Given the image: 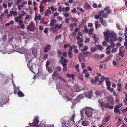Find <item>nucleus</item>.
<instances>
[{
    "instance_id": "nucleus-32",
    "label": "nucleus",
    "mask_w": 127,
    "mask_h": 127,
    "mask_svg": "<svg viewBox=\"0 0 127 127\" xmlns=\"http://www.w3.org/2000/svg\"><path fill=\"white\" fill-rule=\"evenodd\" d=\"M110 115H109L106 117L105 119V121L107 122H108L110 119Z\"/></svg>"
},
{
    "instance_id": "nucleus-24",
    "label": "nucleus",
    "mask_w": 127,
    "mask_h": 127,
    "mask_svg": "<svg viewBox=\"0 0 127 127\" xmlns=\"http://www.w3.org/2000/svg\"><path fill=\"white\" fill-rule=\"evenodd\" d=\"M107 100L111 103H112L113 102V99L111 97H108Z\"/></svg>"
},
{
    "instance_id": "nucleus-5",
    "label": "nucleus",
    "mask_w": 127,
    "mask_h": 127,
    "mask_svg": "<svg viewBox=\"0 0 127 127\" xmlns=\"http://www.w3.org/2000/svg\"><path fill=\"white\" fill-rule=\"evenodd\" d=\"M27 29L31 31H33L35 29L34 23L32 21L31 22L29 25L27 26Z\"/></svg>"
},
{
    "instance_id": "nucleus-34",
    "label": "nucleus",
    "mask_w": 127,
    "mask_h": 127,
    "mask_svg": "<svg viewBox=\"0 0 127 127\" xmlns=\"http://www.w3.org/2000/svg\"><path fill=\"white\" fill-rule=\"evenodd\" d=\"M96 48H97V49H99V50H100L102 49V46L101 45H96Z\"/></svg>"
},
{
    "instance_id": "nucleus-61",
    "label": "nucleus",
    "mask_w": 127,
    "mask_h": 127,
    "mask_svg": "<svg viewBox=\"0 0 127 127\" xmlns=\"http://www.w3.org/2000/svg\"><path fill=\"white\" fill-rule=\"evenodd\" d=\"M91 82L92 83L95 84L96 83V82L95 81V80L93 79H91Z\"/></svg>"
},
{
    "instance_id": "nucleus-1",
    "label": "nucleus",
    "mask_w": 127,
    "mask_h": 127,
    "mask_svg": "<svg viewBox=\"0 0 127 127\" xmlns=\"http://www.w3.org/2000/svg\"><path fill=\"white\" fill-rule=\"evenodd\" d=\"M99 106L101 109L104 110V108L106 109L108 108L110 109H112L113 108V104L110 105L109 103L106 102L104 98H102L100 99H98V101Z\"/></svg>"
},
{
    "instance_id": "nucleus-45",
    "label": "nucleus",
    "mask_w": 127,
    "mask_h": 127,
    "mask_svg": "<svg viewBox=\"0 0 127 127\" xmlns=\"http://www.w3.org/2000/svg\"><path fill=\"white\" fill-rule=\"evenodd\" d=\"M67 53L66 52L64 51L63 53V56L66 57H67Z\"/></svg>"
},
{
    "instance_id": "nucleus-41",
    "label": "nucleus",
    "mask_w": 127,
    "mask_h": 127,
    "mask_svg": "<svg viewBox=\"0 0 127 127\" xmlns=\"http://www.w3.org/2000/svg\"><path fill=\"white\" fill-rule=\"evenodd\" d=\"M27 3V1H25L23 2L21 5H20V6H21V7H23L24 6L25 4H26Z\"/></svg>"
},
{
    "instance_id": "nucleus-42",
    "label": "nucleus",
    "mask_w": 127,
    "mask_h": 127,
    "mask_svg": "<svg viewBox=\"0 0 127 127\" xmlns=\"http://www.w3.org/2000/svg\"><path fill=\"white\" fill-rule=\"evenodd\" d=\"M40 23L44 24H47L48 22H45L43 20V19H42L40 21Z\"/></svg>"
},
{
    "instance_id": "nucleus-63",
    "label": "nucleus",
    "mask_w": 127,
    "mask_h": 127,
    "mask_svg": "<svg viewBox=\"0 0 127 127\" xmlns=\"http://www.w3.org/2000/svg\"><path fill=\"white\" fill-rule=\"evenodd\" d=\"M124 35H125V40L127 41V33H124Z\"/></svg>"
},
{
    "instance_id": "nucleus-21",
    "label": "nucleus",
    "mask_w": 127,
    "mask_h": 127,
    "mask_svg": "<svg viewBox=\"0 0 127 127\" xmlns=\"http://www.w3.org/2000/svg\"><path fill=\"white\" fill-rule=\"evenodd\" d=\"M50 22L51 23L50 24V25L52 27L54 26L56 22V21L54 19L51 20L50 21Z\"/></svg>"
},
{
    "instance_id": "nucleus-44",
    "label": "nucleus",
    "mask_w": 127,
    "mask_h": 127,
    "mask_svg": "<svg viewBox=\"0 0 127 127\" xmlns=\"http://www.w3.org/2000/svg\"><path fill=\"white\" fill-rule=\"evenodd\" d=\"M48 71L50 73H52L53 72L52 69L50 67H49L48 68Z\"/></svg>"
},
{
    "instance_id": "nucleus-55",
    "label": "nucleus",
    "mask_w": 127,
    "mask_h": 127,
    "mask_svg": "<svg viewBox=\"0 0 127 127\" xmlns=\"http://www.w3.org/2000/svg\"><path fill=\"white\" fill-rule=\"evenodd\" d=\"M90 76V75L88 72H87L85 74V76L86 78H88Z\"/></svg>"
},
{
    "instance_id": "nucleus-10",
    "label": "nucleus",
    "mask_w": 127,
    "mask_h": 127,
    "mask_svg": "<svg viewBox=\"0 0 127 127\" xmlns=\"http://www.w3.org/2000/svg\"><path fill=\"white\" fill-rule=\"evenodd\" d=\"M122 47H121L119 48V55L121 56L122 57H123L124 55V53H125V50H122Z\"/></svg>"
},
{
    "instance_id": "nucleus-14",
    "label": "nucleus",
    "mask_w": 127,
    "mask_h": 127,
    "mask_svg": "<svg viewBox=\"0 0 127 127\" xmlns=\"http://www.w3.org/2000/svg\"><path fill=\"white\" fill-rule=\"evenodd\" d=\"M32 54L34 57L35 58L37 55V50L34 48L32 49Z\"/></svg>"
},
{
    "instance_id": "nucleus-3",
    "label": "nucleus",
    "mask_w": 127,
    "mask_h": 127,
    "mask_svg": "<svg viewBox=\"0 0 127 127\" xmlns=\"http://www.w3.org/2000/svg\"><path fill=\"white\" fill-rule=\"evenodd\" d=\"M84 110H85V113L86 116L89 117H92L93 111L92 109L90 107H87L83 109V111Z\"/></svg>"
},
{
    "instance_id": "nucleus-47",
    "label": "nucleus",
    "mask_w": 127,
    "mask_h": 127,
    "mask_svg": "<svg viewBox=\"0 0 127 127\" xmlns=\"http://www.w3.org/2000/svg\"><path fill=\"white\" fill-rule=\"evenodd\" d=\"M69 21V18H66L65 20V22L66 23H68Z\"/></svg>"
},
{
    "instance_id": "nucleus-33",
    "label": "nucleus",
    "mask_w": 127,
    "mask_h": 127,
    "mask_svg": "<svg viewBox=\"0 0 127 127\" xmlns=\"http://www.w3.org/2000/svg\"><path fill=\"white\" fill-rule=\"evenodd\" d=\"M53 75L54 77H56L58 76L59 74L56 71H54L53 73Z\"/></svg>"
},
{
    "instance_id": "nucleus-52",
    "label": "nucleus",
    "mask_w": 127,
    "mask_h": 127,
    "mask_svg": "<svg viewBox=\"0 0 127 127\" xmlns=\"http://www.w3.org/2000/svg\"><path fill=\"white\" fill-rule=\"evenodd\" d=\"M48 28H45V29L43 31V32L45 33H47L48 32Z\"/></svg>"
},
{
    "instance_id": "nucleus-59",
    "label": "nucleus",
    "mask_w": 127,
    "mask_h": 127,
    "mask_svg": "<svg viewBox=\"0 0 127 127\" xmlns=\"http://www.w3.org/2000/svg\"><path fill=\"white\" fill-rule=\"evenodd\" d=\"M30 19V18L29 16V15H27L26 16V17H25V20H26L27 19Z\"/></svg>"
},
{
    "instance_id": "nucleus-30",
    "label": "nucleus",
    "mask_w": 127,
    "mask_h": 127,
    "mask_svg": "<svg viewBox=\"0 0 127 127\" xmlns=\"http://www.w3.org/2000/svg\"><path fill=\"white\" fill-rule=\"evenodd\" d=\"M10 13L12 15L13 14L14 16H16L17 13V12L14 11H11L10 12Z\"/></svg>"
},
{
    "instance_id": "nucleus-50",
    "label": "nucleus",
    "mask_w": 127,
    "mask_h": 127,
    "mask_svg": "<svg viewBox=\"0 0 127 127\" xmlns=\"http://www.w3.org/2000/svg\"><path fill=\"white\" fill-rule=\"evenodd\" d=\"M21 3V0H17L16 4L17 5H19V4H20Z\"/></svg>"
},
{
    "instance_id": "nucleus-40",
    "label": "nucleus",
    "mask_w": 127,
    "mask_h": 127,
    "mask_svg": "<svg viewBox=\"0 0 127 127\" xmlns=\"http://www.w3.org/2000/svg\"><path fill=\"white\" fill-rule=\"evenodd\" d=\"M39 7L40 8V12H42L43 10L44 7L42 5H40L39 6Z\"/></svg>"
},
{
    "instance_id": "nucleus-7",
    "label": "nucleus",
    "mask_w": 127,
    "mask_h": 127,
    "mask_svg": "<svg viewBox=\"0 0 127 127\" xmlns=\"http://www.w3.org/2000/svg\"><path fill=\"white\" fill-rule=\"evenodd\" d=\"M104 10H102L99 11L98 13V15H96L94 16V18L96 19H99L102 14L104 13Z\"/></svg>"
},
{
    "instance_id": "nucleus-31",
    "label": "nucleus",
    "mask_w": 127,
    "mask_h": 127,
    "mask_svg": "<svg viewBox=\"0 0 127 127\" xmlns=\"http://www.w3.org/2000/svg\"><path fill=\"white\" fill-rule=\"evenodd\" d=\"M77 24L76 23H72L70 25V27L73 28L74 27L76 26H77Z\"/></svg>"
},
{
    "instance_id": "nucleus-60",
    "label": "nucleus",
    "mask_w": 127,
    "mask_h": 127,
    "mask_svg": "<svg viewBox=\"0 0 127 127\" xmlns=\"http://www.w3.org/2000/svg\"><path fill=\"white\" fill-rule=\"evenodd\" d=\"M61 67L60 66H58L57 67V69L59 71H60L61 70Z\"/></svg>"
},
{
    "instance_id": "nucleus-56",
    "label": "nucleus",
    "mask_w": 127,
    "mask_h": 127,
    "mask_svg": "<svg viewBox=\"0 0 127 127\" xmlns=\"http://www.w3.org/2000/svg\"><path fill=\"white\" fill-rule=\"evenodd\" d=\"M63 14L66 17H69L70 14L69 13H66L65 14Z\"/></svg>"
},
{
    "instance_id": "nucleus-26",
    "label": "nucleus",
    "mask_w": 127,
    "mask_h": 127,
    "mask_svg": "<svg viewBox=\"0 0 127 127\" xmlns=\"http://www.w3.org/2000/svg\"><path fill=\"white\" fill-rule=\"evenodd\" d=\"M68 55L69 57L70 58L72 59L73 58V55L72 53L71 52H69L68 53Z\"/></svg>"
},
{
    "instance_id": "nucleus-12",
    "label": "nucleus",
    "mask_w": 127,
    "mask_h": 127,
    "mask_svg": "<svg viewBox=\"0 0 127 127\" xmlns=\"http://www.w3.org/2000/svg\"><path fill=\"white\" fill-rule=\"evenodd\" d=\"M84 7L85 9L89 10L91 8V6L87 2L85 3Z\"/></svg>"
},
{
    "instance_id": "nucleus-8",
    "label": "nucleus",
    "mask_w": 127,
    "mask_h": 127,
    "mask_svg": "<svg viewBox=\"0 0 127 127\" xmlns=\"http://www.w3.org/2000/svg\"><path fill=\"white\" fill-rule=\"evenodd\" d=\"M33 58H32L31 60L29 61L28 63L27 64L28 66L29 69L32 72L33 71V67L32 66V61Z\"/></svg>"
},
{
    "instance_id": "nucleus-19",
    "label": "nucleus",
    "mask_w": 127,
    "mask_h": 127,
    "mask_svg": "<svg viewBox=\"0 0 127 127\" xmlns=\"http://www.w3.org/2000/svg\"><path fill=\"white\" fill-rule=\"evenodd\" d=\"M77 76L79 79L82 81L83 80V76L81 73H78L77 74Z\"/></svg>"
},
{
    "instance_id": "nucleus-9",
    "label": "nucleus",
    "mask_w": 127,
    "mask_h": 127,
    "mask_svg": "<svg viewBox=\"0 0 127 127\" xmlns=\"http://www.w3.org/2000/svg\"><path fill=\"white\" fill-rule=\"evenodd\" d=\"M51 46L49 44H47L44 47V52L45 53H47L51 49Z\"/></svg>"
},
{
    "instance_id": "nucleus-13",
    "label": "nucleus",
    "mask_w": 127,
    "mask_h": 127,
    "mask_svg": "<svg viewBox=\"0 0 127 127\" xmlns=\"http://www.w3.org/2000/svg\"><path fill=\"white\" fill-rule=\"evenodd\" d=\"M95 28L96 30H97L98 28H100L101 26V25L99 23V22L97 21L95 22Z\"/></svg>"
},
{
    "instance_id": "nucleus-58",
    "label": "nucleus",
    "mask_w": 127,
    "mask_h": 127,
    "mask_svg": "<svg viewBox=\"0 0 127 127\" xmlns=\"http://www.w3.org/2000/svg\"><path fill=\"white\" fill-rule=\"evenodd\" d=\"M106 83L107 86H110L111 84V83L110 81H109L108 82H106Z\"/></svg>"
},
{
    "instance_id": "nucleus-49",
    "label": "nucleus",
    "mask_w": 127,
    "mask_h": 127,
    "mask_svg": "<svg viewBox=\"0 0 127 127\" xmlns=\"http://www.w3.org/2000/svg\"><path fill=\"white\" fill-rule=\"evenodd\" d=\"M61 37V35H58L55 38V39L56 40H57L59 38H60Z\"/></svg>"
},
{
    "instance_id": "nucleus-20",
    "label": "nucleus",
    "mask_w": 127,
    "mask_h": 127,
    "mask_svg": "<svg viewBox=\"0 0 127 127\" xmlns=\"http://www.w3.org/2000/svg\"><path fill=\"white\" fill-rule=\"evenodd\" d=\"M50 29L52 31V32L53 33H57V29H56V28L54 27H51L50 28Z\"/></svg>"
},
{
    "instance_id": "nucleus-11",
    "label": "nucleus",
    "mask_w": 127,
    "mask_h": 127,
    "mask_svg": "<svg viewBox=\"0 0 127 127\" xmlns=\"http://www.w3.org/2000/svg\"><path fill=\"white\" fill-rule=\"evenodd\" d=\"M116 38L115 39V40H114L113 38L110 39V41L111 43V46L112 47H114L115 46V44L114 43V41H116L118 40V39L116 37Z\"/></svg>"
},
{
    "instance_id": "nucleus-62",
    "label": "nucleus",
    "mask_w": 127,
    "mask_h": 127,
    "mask_svg": "<svg viewBox=\"0 0 127 127\" xmlns=\"http://www.w3.org/2000/svg\"><path fill=\"white\" fill-rule=\"evenodd\" d=\"M119 41V42H121L123 40V38L121 37H119L118 38Z\"/></svg>"
},
{
    "instance_id": "nucleus-4",
    "label": "nucleus",
    "mask_w": 127,
    "mask_h": 127,
    "mask_svg": "<svg viewBox=\"0 0 127 127\" xmlns=\"http://www.w3.org/2000/svg\"><path fill=\"white\" fill-rule=\"evenodd\" d=\"M103 33L104 35L106 36H110L111 38H113L114 40L116 38V35L114 32H111L110 31H107L106 32H104Z\"/></svg>"
},
{
    "instance_id": "nucleus-28",
    "label": "nucleus",
    "mask_w": 127,
    "mask_h": 127,
    "mask_svg": "<svg viewBox=\"0 0 127 127\" xmlns=\"http://www.w3.org/2000/svg\"><path fill=\"white\" fill-rule=\"evenodd\" d=\"M90 50L92 52H93L95 51H96L97 50V49L96 47H93L91 48Z\"/></svg>"
},
{
    "instance_id": "nucleus-39",
    "label": "nucleus",
    "mask_w": 127,
    "mask_h": 127,
    "mask_svg": "<svg viewBox=\"0 0 127 127\" xmlns=\"http://www.w3.org/2000/svg\"><path fill=\"white\" fill-rule=\"evenodd\" d=\"M62 127H68V125L66 124L65 122H63L62 123Z\"/></svg>"
},
{
    "instance_id": "nucleus-27",
    "label": "nucleus",
    "mask_w": 127,
    "mask_h": 127,
    "mask_svg": "<svg viewBox=\"0 0 127 127\" xmlns=\"http://www.w3.org/2000/svg\"><path fill=\"white\" fill-rule=\"evenodd\" d=\"M84 28L85 29V31H82L83 32H85V33H87L88 32V28L87 26L86 25L84 26Z\"/></svg>"
},
{
    "instance_id": "nucleus-2",
    "label": "nucleus",
    "mask_w": 127,
    "mask_h": 127,
    "mask_svg": "<svg viewBox=\"0 0 127 127\" xmlns=\"http://www.w3.org/2000/svg\"><path fill=\"white\" fill-rule=\"evenodd\" d=\"M81 95H79L76 99H72L70 98H68L66 100V101L67 102L69 101H71L72 103V105H71V107L73 108L74 105L80 102V100L82 99Z\"/></svg>"
},
{
    "instance_id": "nucleus-53",
    "label": "nucleus",
    "mask_w": 127,
    "mask_h": 127,
    "mask_svg": "<svg viewBox=\"0 0 127 127\" xmlns=\"http://www.w3.org/2000/svg\"><path fill=\"white\" fill-rule=\"evenodd\" d=\"M47 57H48V54H45L44 56L43 59L44 60H45L47 58Z\"/></svg>"
},
{
    "instance_id": "nucleus-29",
    "label": "nucleus",
    "mask_w": 127,
    "mask_h": 127,
    "mask_svg": "<svg viewBox=\"0 0 127 127\" xmlns=\"http://www.w3.org/2000/svg\"><path fill=\"white\" fill-rule=\"evenodd\" d=\"M57 54L58 56L61 55L62 54V52L60 49H58L57 51Z\"/></svg>"
},
{
    "instance_id": "nucleus-46",
    "label": "nucleus",
    "mask_w": 127,
    "mask_h": 127,
    "mask_svg": "<svg viewBox=\"0 0 127 127\" xmlns=\"http://www.w3.org/2000/svg\"><path fill=\"white\" fill-rule=\"evenodd\" d=\"M19 20H20V18L18 17H16L15 19V21L17 22H18Z\"/></svg>"
},
{
    "instance_id": "nucleus-37",
    "label": "nucleus",
    "mask_w": 127,
    "mask_h": 127,
    "mask_svg": "<svg viewBox=\"0 0 127 127\" xmlns=\"http://www.w3.org/2000/svg\"><path fill=\"white\" fill-rule=\"evenodd\" d=\"M108 14L106 13H103L102 14V17L104 18H106L108 17Z\"/></svg>"
},
{
    "instance_id": "nucleus-25",
    "label": "nucleus",
    "mask_w": 127,
    "mask_h": 127,
    "mask_svg": "<svg viewBox=\"0 0 127 127\" xmlns=\"http://www.w3.org/2000/svg\"><path fill=\"white\" fill-rule=\"evenodd\" d=\"M83 48L81 50V51L83 52L87 50L88 49V47L87 45L84 46Z\"/></svg>"
},
{
    "instance_id": "nucleus-38",
    "label": "nucleus",
    "mask_w": 127,
    "mask_h": 127,
    "mask_svg": "<svg viewBox=\"0 0 127 127\" xmlns=\"http://www.w3.org/2000/svg\"><path fill=\"white\" fill-rule=\"evenodd\" d=\"M82 54L81 53H79L78 56V59L79 60V62H80L81 61V60L80 59V57H81L82 56Z\"/></svg>"
},
{
    "instance_id": "nucleus-64",
    "label": "nucleus",
    "mask_w": 127,
    "mask_h": 127,
    "mask_svg": "<svg viewBox=\"0 0 127 127\" xmlns=\"http://www.w3.org/2000/svg\"><path fill=\"white\" fill-rule=\"evenodd\" d=\"M123 125H122L121 127H127V126L124 123H123Z\"/></svg>"
},
{
    "instance_id": "nucleus-48",
    "label": "nucleus",
    "mask_w": 127,
    "mask_h": 127,
    "mask_svg": "<svg viewBox=\"0 0 127 127\" xmlns=\"http://www.w3.org/2000/svg\"><path fill=\"white\" fill-rule=\"evenodd\" d=\"M50 63L49 61H47L46 63V67H48Z\"/></svg>"
},
{
    "instance_id": "nucleus-54",
    "label": "nucleus",
    "mask_w": 127,
    "mask_h": 127,
    "mask_svg": "<svg viewBox=\"0 0 127 127\" xmlns=\"http://www.w3.org/2000/svg\"><path fill=\"white\" fill-rule=\"evenodd\" d=\"M117 51V49L116 48H114L112 49L111 52L113 53L114 52H116Z\"/></svg>"
},
{
    "instance_id": "nucleus-6",
    "label": "nucleus",
    "mask_w": 127,
    "mask_h": 127,
    "mask_svg": "<svg viewBox=\"0 0 127 127\" xmlns=\"http://www.w3.org/2000/svg\"><path fill=\"white\" fill-rule=\"evenodd\" d=\"M99 21L103 26L105 27L107 26L108 24L107 22L105 20H103L102 17H101L99 18Z\"/></svg>"
},
{
    "instance_id": "nucleus-17",
    "label": "nucleus",
    "mask_w": 127,
    "mask_h": 127,
    "mask_svg": "<svg viewBox=\"0 0 127 127\" xmlns=\"http://www.w3.org/2000/svg\"><path fill=\"white\" fill-rule=\"evenodd\" d=\"M18 95L19 97H22L24 96V95L23 93L19 90L18 91Z\"/></svg>"
},
{
    "instance_id": "nucleus-23",
    "label": "nucleus",
    "mask_w": 127,
    "mask_h": 127,
    "mask_svg": "<svg viewBox=\"0 0 127 127\" xmlns=\"http://www.w3.org/2000/svg\"><path fill=\"white\" fill-rule=\"evenodd\" d=\"M114 112L115 113H118L119 114H120L121 113L119 110L116 108H115L114 109Z\"/></svg>"
},
{
    "instance_id": "nucleus-51",
    "label": "nucleus",
    "mask_w": 127,
    "mask_h": 127,
    "mask_svg": "<svg viewBox=\"0 0 127 127\" xmlns=\"http://www.w3.org/2000/svg\"><path fill=\"white\" fill-rule=\"evenodd\" d=\"M90 41V39L88 38H86L85 40V43H87L89 42Z\"/></svg>"
},
{
    "instance_id": "nucleus-16",
    "label": "nucleus",
    "mask_w": 127,
    "mask_h": 127,
    "mask_svg": "<svg viewBox=\"0 0 127 127\" xmlns=\"http://www.w3.org/2000/svg\"><path fill=\"white\" fill-rule=\"evenodd\" d=\"M113 57V55L112 54H110L109 56H108L107 58L105 59L104 61V62H107L108 61H109L111 59V58Z\"/></svg>"
},
{
    "instance_id": "nucleus-22",
    "label": "nucleus",
    "mask_w": 127,
    "mask_h": 127,
    "mask_svg": "<svg viewBox=\"0 0 127 127\" xmlns=\"http://www.w3.org/2000/svg\"><path fill=\"white\" fill-rule=\"evenodd\" d=\"M62 26L63 25L62 24H61L60 25L58 24H56L55 26V27L56 28H58L59 29H60L62 27Z\"/></svg>"
},
{
    "instance_id": "nucleus-43",
    "label": "nucleus",
    "mask_w": 127,
    "mask_h": 127,
    "mask_svg": "<svg viewBox=\"0 0 127 127\" xmlns=\"http://www.w3.org/2000/svg\"><path fill=\"white\" fill-rule=\"evenodd\" d=\"M77 47V45L75 46L74 45H72L70 46V49L76 48Z\"/></svg>"
},
{
    "instance_id": "nucleus-35",
    "label": "nucleus",
    "mask_w": 127,
    "mask_h": 127,
    "mask_svg": "<svg viewBox=\"0 0 127 127\" xmlns=\"http://www.w3.org/2000/svg\"><path fill=\"white\" fill-rule=\"evenodd\" d=\"M95 94L96 96H98L101 95V93L100 91H97L95 92Z\"/></svg>"
},
{
    "instance_id": "nucleus-18",
    "label": "nucleus",
    "mask_w": 127,
    "mask_h": 127,
    "mask_svg": "<svg viewBox=\"0 0 127 127\" xmlns=\"http://www.w3.org/2000/svg\"><path fill=\"white\" fill-rule=\"evenodd\" d=\"M89 122L87 121H83L82 123V125L84 126H87L89 124Z\"/></svg>"
},
{
    "instance_id": "nucleus-36",
    "label": "nucleus",
    "mask_w": 127,
    "mask_h": 127,
    "mask_svg": "<svg viewBox=\"0 0 127 127\" xmlns=\"http://www.w3.org/2000/svg\"><path fill=\"white\" fill-rule=\"evenodd\" d=\"M110 38V39H111V37H110V36H107L105 37V41L108 42L109 41Z\"/></svg>"
},
{
    "instance_id": "nucleus-15",
    "label": "nucleus",
    "mask_w": 127,
    "mask_h": 127,
    "mask_svg": "<svg viewBox=\"0 0 127 127\" xmlns=\"http://www.w3.org/2000/svg\"><path fill=\"white\" fill-rule=\"evenodd\" d=\"M39 122V121L37 119L35 118L34 119V121L33 123V125L34 126H37L38 125V123Z\"/></svg>"
},
{
    "instance_id": "nucleus-57",
    "label": "nucleus",
    "mask_w": 127,
    "mask_h": 127,
    "mask_svg": "<svg viewBox=\"0 0 127 127\" xmlns=\"http://www.w3.org/2000/svg\"><path fill=\"white\" fill-rule=\"evenodd\" d=\"M21 14L23 16H24L25 15H26L27 14V13L23 11H22V14Z\"/></svg>"
}]
</instances>
